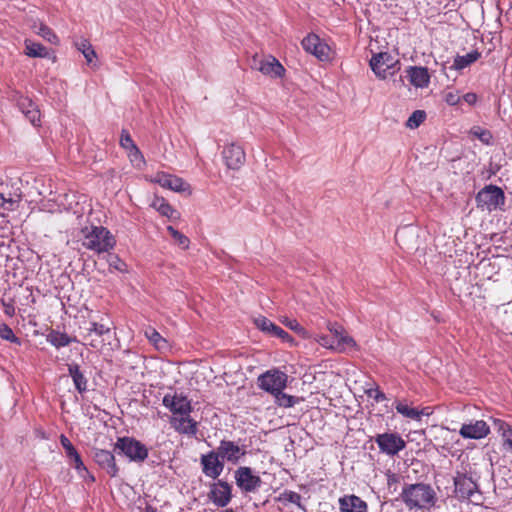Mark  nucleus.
<instances>
[{
  "instance_id": "1",
  "label": "nucleus",
  "mask_w": 512,
  "mask_h": 512,
  "mask_svg": "<svg viewBox=\"0 0 512 512\" xmlns=\"http://www.w3.org/2000/svg\"><path fill=\"white\" fill-rule=\"evenodd\" d=\"M400 499L409 510L429 509L435 505L436 493L429 484H404Z\"/></svg>"
},
{
  "instance_id": "2",
  "label": "nucleus",
  "mask_w": 512,
  "mask_h": 512,
  "mask_svg": "<svg viewBox=\"0 0 512 512\" xmlns=\"http://www.w3.org/2000/svg\"><path fill=\"white\" fill-rule=\"evenodd\" d=\"M82 245L96 253L108 252L115 246L114 236L103 226H91L81 229Z\"/></svg>"
},
{
  "instance_id": "3",
  "label": "nucleus",
  "mask_w": 512,
  "mask_h": 512,
  "mask_svg": "<svg viewBox=\"0 0 512 512\" xmlns=\"http://www.w3.org/2000/svg\"><path fill=\"white\" fill-rule=\"evenodd\" d=\"M477 206L488 211L503 210L505 204L504 191L495 185H488L481 189L476 196Z\"/></svg>"
},
{
  "instance_id": "4",
  "label": "nucleus",
  "mask_w": 512,
  "mask_h": 512,
  "mask_svg": "<svg viewBox=\"0 0 512 512\" xmlns=\"http://www.w3.org/2000/svg\"><path fill=\"white\" fill-rule=\"evenodd\" d=\"M114 450H119L122 454L137 463L144 462L148 457L147 447L140 441L131 437L118 438Z\"/></svg>"
},
{
  "instance_id": "5",
  "label": "nucleus",
  "mask_w": 512,
  "mask_h": 512,
  "mask_svg": "<svg viewBox=\"0 0 512 512\" xmlns=\"http://www.w3.org/2000/svg\"><path fill=\"white\" fill-rule=\"evenodd\" d=\"M288 376L279 370L267 371L258 377V386L271 393L279 394L280 390H284L287 385Z\"/></svg>"
},
{
  "instance_id": "6",
  "label": "nucleus",
  "mask_w": 512,
  "mask_h": 512,
  "mask_svg": "<svg viewBox=\"0 0 512 512\" xmlns=\"http://www.w3.org/2000/svg\"><path fill=\"white\" fill-rule=\"evenodd\" d=\"M381 452L394 456L406 447L405 440L397 433H383L375 437Z\"/></svg>"
},
{
  "instance_id": "7",
  "label": "nucleus",
  "mask_w": 512,
  "mask_h": 512,
  "mask_svg": "<svg viewBox=\"0 0 512 512\" xmlns=\"http://www.w3.org/2000/svg\"><path fill=\"white\" fill-rule=\"evenodd\" d=\"M251 67L271 77H281L285 71L280 62L272 56L262 58L254 55L251 60Z\"/></svg>"
},
{
  "instance_id": "8",
  "label": "nucleus",
  "mask_w": 512,
  "mask_h": 512,
  "mask_svg": "<svg viewBox=\"0 0 512 512\" xmlns=\"http://www.w3.org/2000/svg\"><path fill=\"white\" fill-rule=\"evenodd\" d=\"M162 404L175 416H187L192 410L190 401L182 394H166Z\"/></svg>"
},
{
  "instance_id": "9",
  "label": "nucleus",
  "mask_w": 512,
  "mask_h": 512,
  "mask_svg": "<svg viewBox=\"0 0 512 512\" xmlns=\"http://www.w3.org/2000/svg\"><path fill=\"white\" fill-rule=\"evenodd\" d=\"M110 334V328L96 322L91 323V327L87 329L83 335V344L89 345L94 349H101L104 346L105 336Z\"/></svg>"
},
{
  "instance_id": "10",
  "label": "nucleus",
  "mask_w": 512,
  "mask_h": 512,
  "mask_svg": "<svg viewBox=\"0 0 512 512\" xmlns=\"http://www.w3.org/2000/svg\"><path fill=\"white\" fill-rule=\"evenodd\" d=\"M397 244L406 252L412 253L419 248V237L415 228L406 226L398 229L395 234Z\"/></svg>"
},
{
  "instance_id": "11",
  "label": "nucleus",
  "mask_w": 512,
  "mask_h": 512,
  "mask_svg": "<svg viewBox=\"0 0 512 512\" xmlns=\"http://www.w3.org/2000/svg\"><path fill=\"white\" fill-rule=\"evenodd\" d=\"M237 486L244 492H254L261 486V478L250 467H240L235 472Z\"/></svg>"
},
{
  "instance_id": "12",
  "label": "nucleus",
  "mask_w": 512,
  "mask_h": 512,
  "mask_svg": "<svg viewBox=\"0 0 512 512\" xmlns=\"http://www.w3.org/2000/svg\"><path fill=\"white\" fill-rule=\"evenodd\" d=\"M455 492L460 499H472L479 494L477 483L467 474L458 473L454 478Z\"/></svg>"
},
{
  "instance_id": "13",
  "label": "nucleus",
  "mask_w": 512,
  "mask_h": 512,
  "mask_svg": "<svg viewBox=\"0 0 512 512\" xmlns=\"http://www.w3.org/2000/svg\"><path fill=\"white\" fill-rule=\"evenodd\" d=\"M302 46L308 53L316 56L319 60H327L330 56V47L322 42L316 34H309L302 40Z\"/></svg>"
},
{
  "instance_id": "14",
  "label": "nucleus",
  "mask_w": 512,
  "mask_h": 512,
  "mask_svg": "<svg viewBox=\"0 0 512 512\" xmlns=\"http://www.w3.org/2000/svg\"><path fill=\"white\" fill-rule=\"evenodd\" d=\"M220 455L216 451H210L201 456V465L203 473L212 479H216L224 469V463L219 459Z\"/></svg>"
},
{
  "instance_id": "15",
  "label": "nucleus",
  "mask_w": 512,
  "mask_h": 512,
  "mask_svg": "<svg viewBox=\"0 0 512 512\" xmlns=\"http://www.w3.org/2000/svg\"><path fill=\"white\" fill-rule=\"evenodd\" d=\"M93 459L95 463L107 472L110 477H116L119 468L115 462V456L112 452L103 449H93Z\"/></svg>"
},
{
  "instance_id": "16",
  "label": "nucleus",
  "mask_w": 512,
  "mask_h": 512,
  "mask_svg": "<svg viewBox=\"0 0 512 512\" xmlns=\"http://www.w3.org/2000/svg\"><path fill=\"white\" fill-rule=\"evenodd\" d=\"M222 155L226 166L230 169H239L245 163V152L239 145L230 144L224 147Z\"/></svg>"
},
{
  "instance_id": "17",
  "label": "nucleus",
  "mask_w": 512,
  "mask_h": 512,
  "mask_svg": "<svg viewBox=\"0 0 512 512\" xmlns=\"http://www.w3.org/2000/svg\"><path fill=\"white\" fill-rule=\"evenodd\" d=\"M370 67L377 77L385 79L393 67V58L385 52L375 54L370 60Z\"/></svg>"
},
{
  "instance_id": "18",
  "label": "nucleus",
  "mask_w": 512,
  "mask_h": 512,
  "mask_svg": "<svg viewBox=\"0 0 512 512\" xmlns=\"http://www.w3.org/2000/svg\"><path fill=\"white\" fill-rule=\"evenodd\" d=\"M490 432V428L483 420L474 423L463 424L459 433L466 439H481L486 437Z\"/></svg>"
},
{
  "instance_id": "19",
  "label": "nucleus",
  "mask_w": 512,
  "mask_h": 512,
  "mask_svg": "<svg viewBox=\"0 0 512 512\" xmlns=\"http://www.w3.org/2000/svg\"><path fill=\"white\" fill-rule=\"evenodd\" d=\"M217 452L223 460H227L233 464H236L246 453L245 450L240 448L234 442L228 440H222L220 442Z\"/></svg>"
},
{
  "instance_id": "20",
  "label": "nucleus",
  "mask_w": 512,
  "mask_h": 512,
  "mask_svg": "<svg viewBox=\"0 0 512 512\" xmlns=\"http://www.w3.org/2000/svg\"><path fill=\"white\" fill-rule=\"evenodd\" d=\"M209 498L218 507L226 506L231 500V488L227 482L219 481L209 492Z\"/></svg>"
},
{
  "instance_id": "21",
  "label": "nucleus",
  "mask_w": 512,
  "mask_h": 512,
  "mask_svg": "<svg viewBox=\"0 0 512 512\" xmlns=\"http://www.w3.org/2000/svg\"><path fill=\"white\" fill-rule=\"evenodd\" d=\"M154 181L161 187L175 192H183L189 188V185L182 178L166 173H158Z\"/></svg>"
},
{
  "instance_id": "22",
  "label": "nucleus",
  "mask_w": 512,
  "mask_h": 512,
  "mask_svg": "<svg viewBox=\"0 0 512 512\" xmlns=\"http://www.w3.org/2000/svg\"><path fill=\"white\" fill-rule=\"evenodd\" d=\"M170 423L181 434L194 436L198 431L197 422L190 417V414L187 416H174L171 418Z\"/></svg>"
},
{
  "instance_id": "23",
  "label": "nucleus",
  "mask_w": 512,
  "mask_h": 512,
  "mask_svg": "<svg viewBox=\"0 0 512 512\" xmlns=\"http://www.w3.org/2000/svg\"><path fill=\"white\" fill-rule=\"evenodd\" d=\"M407 76L410 83L417 88H424L429 85L430 75L426 67L412 66L407 69Z\"/></svg>"
},
{
  "instance_id": "24",
  "label": "nucleus",
  "mask_w": 512,
  "mask_h": 512,
  "mask_svg": "<svg viewBox=\"0 0 512 512\" xmlns=\"http://www.w3.org/2000/svg\"><path fill=\"white\" fill-rule=\"evenodd\" d=\"M18 107L32 125H40V111L31 99L20 97L18 100Z\"/></svg>"
},
{
  "instance_id": "25",
  "label": "nucleus",
  "mask_w": 512,
  "mask_h": 512,
  "mask_svg": "<svg viewBox=\"0 0 512 512\" xmlns=\"http://www.w3.org/2000/svg\"><path fill=\"white\" fill-rule=\"evenodd\" d=\"M4 186H8V183H5L0 176V199L2 200V205L5 206L7 210L13 211L15 210V205L21 200L20 189L16 188L13 192L6 193Z\"/></svg>"
},
{
  "instance_id": "26",
  "label": "nucleus",
  "mask_w": 512,
  "mask_h": 512,
  "mask_svg": "<svg viewBox=\"0 0 512 512\" xmlns=\"http://www.w3.org/2000/svg\"><path fill=\"white\" fill-rule=\"evenodd\" d=\"M4 186H8V183H5L0 176V199L2 200V205L5 206L7 210L13 211L15 210V205L21 200L20 189L16 188L13 192L6 193Z\"/></svg>"
},
{
  "instance_id": "27",
  "label": "nucleus",
  "mask_w": 512,
  "mask_h": 512,
  "mask_svg": "<svg viewBox=\"0 0 512 512\" xmlns=\"http://www.w3.org/2000/svg\"><path fill=\"white\" fill-rule=\"evenodd\" d=\"M340 509L342 512H366L367 504L358 496H345L340 499Z\"/></svg>"
},
{
  "instance_id": "28",
  "label": "nucleus",
  "mask_w": 512,
  "mask_h": 512,
  "mask_svg": "<svg viewBox=\"0 0 512 512\" xmlns=\"http://www.w3.org/2000/svg\"><path fill=\"white\" fill-rule=\"evenodd\" d=\"M396 411L404 416L405 418H409L412 420L419 421L422 416H429L432 412L429 407H425L421 410L410 407L403 402H397L395 405Z\"/></svg>"
},
{
  "instance_id": "29",
  "label": "nucleus",
  "mask_w": 512,
  "mask_h": 512,
  "mask_svg": "<svg viewBox=\"0 0 512 512\" xmlns=\"http://www.w3.org/2000/svg\"><path fill=\"white\" fill-rule=\"evenodd\" d=\"M497 432L502 438V446L504 451L512 452V427L503 420H494Z\"/></svg>"
},
{
  "instance_id": "30",
  "label": "nucleus",
  "mask_w": 512,
  "mask_h": 512,
  "mask_svg": "<svg viewBox=\"0 0 512 512\" xmlns=\"http://www.w3.org/2000/svg\"><path fill=\"white\" fill-rule=\"evenodd\" d=\"M61 444L66 451L67 456L74 462V467L81 473L82 471L87 472V469L84 463L81 460L79 453L76 451L70 440L61 435L60 437Z\"/></svg>"
},
{
  "instance_id": "31",
  "label": "nucleus",
  "mask_w": 512,
  "mask_h": 512,
  "mask_svg": "<svg viewBox=\"0 0 512 512\" xmlns=\"http://www.w3.org/2000/svg\"><path fill=\"white\" fill-rule=\"evenodd\" d=\"M69 375L71 376L73 383L75 385L76 390L83 394L87 391V378L80 371L79 366L77 364L68 365Z\"/></svg>"
},
{
  "instance_id": "32",
  "label": "nucleus",
  "mask_w": 512,
  "mask_h": 512,
  "mask_svg": "<svg viewBox=\"0 0 512 512\" xmlns=\"http://www.w3.org/2000/svg\"><path fill=\"white\" fill-rule=\"evenodd\" d=\"M151 206L158 211L162 216L167 217L168 219H179L180 213L174 209L169 203L165 201L163 198L156 197Z\"/></svg>"
},
{
  "instance_id": "33",
  "label": "nucleus",
  "mask_w": 512,
  "mask_h": 512,
  "mask_svg": "<svg viewBox=\"0 0 512 512\" xmlns=\"http://www.w3.org/2000/svg\"><path fill=\"white\" fill-rule=\"evenodd\" d=\"M480 57V53L477 50L471 51L468 54L464 56H456L454 59L453 65L450 67V69L454 70H462L469 66L470 64L477 61Z\"/></svg>"
},
{
  "instance_id": "34",
  "label": "nucleus",
  "mask_w": 512,
  "mask_h": 512,
  "mask_svg": "<svg viewBox=\"0 0 512 512\" xmlns=\"http://www.w3.org/2000/svg\"><path fill=\"white\" fill-rule=\"evenodd\" d=\"M47 341L56 348H60L69 345L75 339L70 338L66 333L52 330L47 336Z\"/></svg>"
},
{
  "instance_id": "35",
  "label": "nucleus",
  "mask_w": 512,
  "mask_h": 512,
  "mask_svg": "<svg viewBox=\"0 0 512 512\" xmlns=\"http://www.w3.org/2000/svg\"><path fill=\"white\" fill-rule=\"evenodd\" d=\"M355 346L356 342L346 332L342 333L339 338L333 340L332 343L330 344V348L335 349L339 352H343L347 348H353Z\"/></svg>"
},
{
  "instance_id": "36",
  "label": "nucleus",
  "mask_w": 512,
  "mask_h": 512,
  "mask_svg": "<svg viewBox=\"0 0 512 512\" xmlns=\"http://www.w3.org/2000/svg\"><path fill=\"white\" fill-rule=\"evenodd\" d=\"M25 54L29 57H46L48 55L47 49L40 43L31 40H25Z\"/></svg>"
},
{
  "instance_id": "37",
  "label": "nucleus",
  "mask_w": 512,
  "mask_h": 512,
  "mask_svg": "<svg viewBox=\"0 0 512 512\" xmlns=\"http://www.w3.org/2000/svg\"><path fill=\"white\" fill-rule=\"evenodd\" d=\"M144 334L157 349L160 350L166 348L167 341L154 328H146Z\"/></svg>"
},
{
  "instance_id": "38",
  "label": "nucleus",
  "mask_w": 512,
  "mask_h": 512,
  "mask_svg": "<svg viewBox=\"0 0 512 512\" xmlns=\"http://www.w3.org/2000/svg\"><path fill=\"white\" fill-rule=\"evenodd\" d=\"M120 144L125 149H132V150H134L133 156L135 158L136 157L142 158L139 149L134 144V142H133L132 138L130 137L129 133L127 131H125V130L122 131L121 139H120Z\"/></svg>"
},
{
  "instance_id": "39",
  "label": "nucleus",
  "mask_w": 512,
  "mask_h": 512,
  "mask_svg": "<svg viewBox=\"0 0 512 512\" xmlns=\"http://www.w3.org/2000/svg\"><path fill=\"white\" fill-rule=\"evenodd\" d=\"M35 32L52 44H58L59 42V39L56 36V34L48 26L44 24H40L38 29L35 30Z\"/></svg>"
},
{
  "instance_id": "40",
  "label": "nucleus",
  "mask_w": 512,
  "mask_h": 512,
  "mask_svg": "<svg viewBox=\"0 0 512 512\" xmlns=\"http://www.w3.org/2000/svg\"><path fill=\"white\" fill-rule=\"evenodd\" d=\"M426 113L422 110L414 111L408 120L406 121V126L410 129H415L419 127V125L425 120Z\"/></svg>"
},
{
  "instance_id": "41",
  "label": "nucleus",
  "mask_w": 512,
  "mask_h": 512,
  "mask_svg": "<svg viewBox=\"0 0 512 512\" xmlns=\"http://www.w3.org/2000/svg\"><path fill=\"white\" fill-rule=\"evenodd\" d=\"M274 396L276 403L285 408L292 407L297 402L294 396L284 393L283 390H280L279 394H274Z\"/></svg>"
},
{
  "instance_id": "42",
  "label": "nucleus",
  "mask_w": 512,
  "mask_h": 512,
  "mask_svg": "<svg viewBox=\"0 0 512 512\" xmlns=\"http://www.w3.org/2000/svg\"><path fill=\"white\" fill-rule=\"evenodd\" d=\"M475 137H477L482 143L489 145L493 138L491 132L486 129H482L481 127L475 126L470 131Z\"/></svg>"
},
{
  "instance_id": "43",
  "label": "nucleus",
  "mask_w": 512,
  "mask_h": 512,
  "mask_svg": "<svg viewBox=\"0 0 512 512\" xmlns=\"http://www.w3.org/2000/svg\"><path fill=\"white\" fill-rule=\"evenodd\" d=\"M255 325L257 328H259L261 331L266 332L271 335L272 331L275 329L276 325L267 319L264 316H259L255 318L254 320Z\"/></svg>"
},
{
  "instance_id": "44",
  "label": "nucleus",
  "mask_w": 512,
  "mask_h": 512,
  "mask_svg": "<svg viewBox=\"0 0 512 512\" xmlns=\"http://www.w3.org/2000/svg\"><path fill=\"white\" fill-rule=\"evenodd\" d=\"M0 337L13 343H20L19 338L14 335L13 330L5 323L0 324Z\"/></svg>"
},
{
  "instance_id": "45",
  "label": "nucleus",
  "mask_w": 512,
  "mask_h": 512,
  "mask_svg": "<svg viewBox=\"0 0 512 512\" xmlns=\"http://www.w3.org/2000/svg\"><path fill=\"white\" fill-rule=\"evenodd\" d=\"M444 100L448 105L454 106L460 102V95L458 91H448L444 94Z\"/></svg>"
},
{
  "instance_id": "46",
  "label": "nucleus",
  "mask_w": 512,
  "mask_h": 512,
  "mask_svg": "<svg viewBox=\"0 0 512 512\" xmlns=\"http://www.w3.org/2000/svg\"><path fill=\"white\" fill-rule=\"evenodd\" d=\"M172 238L175 240L176 244L182 249L186 250L189 248L190 240L181 232L178 231V233H176Z\"/></svg>"
},
{
  "instance_id": "47",
  "label": "nucleus",
  "mask_w": 512,
  "mask_h": 512,
  "mask_svg": "<svg viewBox=\"0 0 512 512\" xmlns=\"http://www.w3.org/2000/svg\"><path fill=\"white\" fill-rule=\"evenodd\" d=\"M300 499V495L293 491H285L280 497V500H285L294 504H299Z\"/></svg>"
},
{
  "instance_id": "48",
  "label": "nucleus",
  "mask_w": 512,
  "mask_h": 512,
  "mask_svg": "<svg viewBox=\"0 0 512 512\" xmlns=\"http://www.w3.org/2000/svg\"><path fill=\"white\" fill-rule=\"evenodd\" d=\"M328 329L334 336L333 340H336L337 338H339L341 336L342 333L345 332L344 328L341 325H338L336 323H333V324L329 323Z\"/></svg>"
},
{
  "instance_id": "49",
  "label": "nucleus",
  "mask_w": 512,
  "mask_h": 512,
  "mask_svg": "<svg viewBox=\"0 0 512 512\" xmlns=\"http://www.w3.org/2000/svg\"><path fill=\"white\" fill-rule=\"evenodd\" d=\"M282 323L284 325H286L287 327H289L293 331H296V332L303 331V327L295 319L286 318L285 320L282 321Z\"/></svg>"
},
{
  "instance_id": "50",
  "label": "nucleus",
  "mask_w": 512,
  "mask_h": 512,
  "mask_svg": "<svg viewBox=\"0 0 512 512\" xmlns=\"http://www.w3.org/2000/svg\"><path fill=\"white\" fill-rule=\"evenodd\" d=\"M271 336H275V337L281 338L283 340L291 339V336L285 330H283L281 327H279L277 325H276L275 329L272 331Z\"/></svg>"
},
{
  "instance_id": "51",
  "label": "nucleus",
  "mask_w": 512,
  "mask_h": 512,
  "mask_svg": "<svg viewBox=\"0 0 512 512\" xmlns=\"http://www.w3.org/2000/svg\"><path fill=\"white\" fill-rule=\"evenodd\" d=\"M83 56L89 64H91L93 59L96 58V53L91 45H86V51H83Z\"/></svg>"
},
{
  "instance_id": "52",
  "label": "nucleus",
  "mask_w": 512,
  "mask_h": 512,
  "mask_svg": "<svg viewBox=\"0 0 512 512\" xmlns=\"http://www.w3.org/2000/svg\"><path fill=\"white\" fill-rule=\"evenodd\" d=\"M368 395L370 397H374V399L377 401V402H380V401H384L386 399V396L385 394L380 391L379 389H375V390H369L368 391Z\"/></svg>"
},
{
  "instance_id": "53",
  "label": "nucleus",
  "mask_w": 512,
  "mask_h": 512,
  "mask_svg": "<svg viewBox=\"0 0 512 512\" xmlns=\"http://www.w3.org/2000/svg\"><path fill=\"white\" fill-rule=\"evenodd\" d=\"M463 99L469 105H474L477 101V95L475 93L469 92L463 96Z\"/></svg>"
},
{
  "instance_id": "54",
  "label": "nucleus",
  "mask_w": 512,
  "mask_h": 512,
  "mask_svg": "<svg viewBox=\"0 0 512 512\" xmlns=\"http://www.w3.org/2000/svg\"><path fill=\"white\" fill-rule=\"evenodd\" d=\"M111 266H114L117 270H122L121 266L123 263L119 260L118 257L114 256L113 260L110 262Z\"/></svg>"
},
{
  "instance_id": "55",
  "label": "nucleus",
  "mask_w": 512,
  "mask_h": 512,
  "mask_svg": "<svg viewBox=\"0 0 512 512\" xmlns=\"http://www.w3.org/2000/svg\"><path fill=\"white\" fill-rule=\"evenodd\" d=\"M86 45H91L87 40H82L79 43H76V47L79 51L83 53V51H86Z\"/></svg>"
},
{
  "instance_id": "56",
  "label": "nucleus",
  "mask_w": 512,
  "mask_h": 512,
  "mask_svg": "<svg viewBox=\"0 0 512 512\" xmlns=\"http://www.w3.org/2000/svg\"><path fill=\"white\" fill-rule=\"evenodd\" d=\"M332 343V341L330 342L328 340V337L327 336H324V337H321V344L324 345V346H327V347H330V344Z\"/></svg>"
},
{
  "instance_id": "57",
  "label": "nucleus",
  "mask_w": 512,
  "mask_h": 512,
  "mask_svg": "<svg viewBox=\"0 0 512 512\" xmlns=\"http://www.w3.org/2000/svg\"><path fill=\"white\" fill-rule=\"evenodd\" d=\"M167 231L169 232V234H170L172 237H174V235H175L176 233H178V230H176V229H175L174 227H172V226H168V227H167Z\"/></svg>"
},
{
  "instance_id": "58",
  "label": "nucleus",
  "mask_w": 512,
  "mask_h": 512,
  "mask_svg": "<svg viewBox=\"0 0 512 512\" xmlns=\"http://www.w3.org/2000/svg\"><path fill=\"white\" fill-rule=\"evenodd\" d=\"M146 512H157L156 509L152 508V507H148L146 509Z\"/></svg>"
}]
</instances>
